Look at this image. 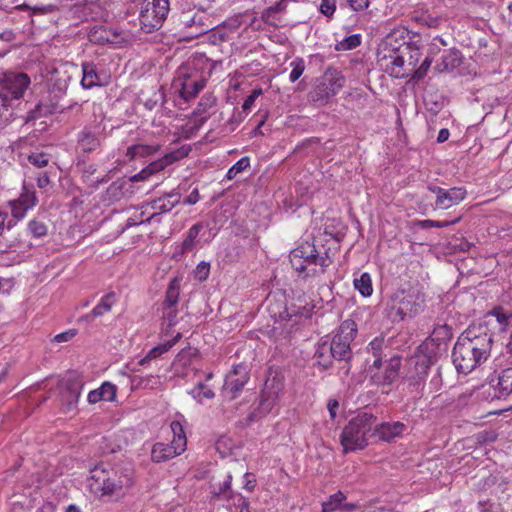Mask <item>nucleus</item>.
I'll use <instances>...</instances> for the list:
<instances>
[{
  "label": "nucleus",
  "instance_id": "obj_1",
  "mask_svg": "<svg viewBox=\"0 0 512 512\" xmlns=\"http://www.w3.org/2000/svg\"><path fill=\"white\" fill-rule=\"evenodd\" d=\"M493 335L477 333L476 328H468L458 338L452 351V360L459 373L468 374L486 361L491 353Z\"/></svg>",
  "mask_w": 512,
  "mask_h": 512
},
{
  "label": "nucleus",
  "instance_id": "obj_2",
  "mask_svg": "<svg viewBox=\"0 0 512 512\" xmlns=\"http://www.w3.org/2000/svg\"><path fill=\"white\" fill-rule=\"evenodd\" d=\"M425 295L417 287L401 288L387 300L385 314L392 322L403 321L419 314L424 307Z\"/></svg>",
  "mask_w": 512,
  "mask_h": 512
},
{
  "label": "nucleus",
  "instance_id": "obj_3",
  "mask_svg": "<svg viewBox=\"0 0 512 512\" xmlns=\"http://www.w3.org/2000/svg\"><path fill=\"white\" fill-rule=\"evenodd\" d=\"M292 268L303 279L314 278L325 273L326 268L332 263L327 253L321 255L315 245L310 242H302L289 254Z\"/></svg>",
  "mask_w": 512,
  "mask_h": 512
},
{
  "label": "nucleus",
  "instance_id": "obj_4",
  "mask_svg": "<svg viewBox=\"0 0 512 512\" xmlns=\"http://www.w3.org/2000/svg\"><path fill=\"white\" fill-rule=\"evenodd\" d=\"M376 423V417L372 413L361 412L353 417L344 427L340 442L345 454L362 450L368 445V438Z\"/></svg>",
  "mask_w": 512,
  "mask_h": 512
},
{
  "label": "nucleus",
  "instance_id": "obj_5",
  "mask_svg": "<svg viewBox=\"0 0 512 512\" xmlns=\"http://www.w3.org/2000/svg\"><path fill=\"white\" fill-rule=\"evenodd\" d=\"M391 40L392 36L389 35L381 50L378 52V63L390 76L403 78L406 76L404 56L406 54H411L412 49L407 44L400 45L399 47H392Z\"/></svg>",
  "mask_w": 512,
  "mask_h": 512
},
{
  "label": "nucleus",
  "instance_id": "obj_6",
  "mask_svg": "<svg viewBox=\"0 0 512 512\" xmlns=\"http://www.w3.org/2000/svg\"><path fill=\"white\" fill-rule=\"evenodd\" d=\"M357 334V325L352 320H345L339 326L332 341L328 343L331 348L332 356L335 360L344 361L345 374L349 373L348 361L352 358L351 343Z\"/></svg>",
  "mask_w": 512,
  "mask_h": 512
},
{
  "label": "nucleus",
  "instance_id": "obj_7",
  "mask_svg": "<svg viewBox=\"0 0 512 512\" xmlns=\"http://www.w3.org/2000/svg\"><path fill=\"white\" fill-rule=\"evenodd\" d=\"M170 428L173 433L172 441L169 444L157 442L152 447L151 459L155 463L168 461L186 450L187 438L182 424L172 421Z\"/></svg>",
  "mask_w": 512,
  "mask_h": 512
},
{
  "label": "nucleus",
  "instance_id": "obj_8",
  "mask_svg": "<svg viewBox=\"0 0 512 512\" xmlns=\"http://www.w3.org/2000/svg\"><path fill=\"white\" fill-rule=\"evenodd\" d=\"M344 83L345 78L340 71L328 68L309 97L315 104L324 105L344 87Z\"/></svg>",
  "mask_w": 512,
  "mask_h": 512
},
{
  "label": "nucleus",
  "instance_id": "obj_9",
  "mask_svg": "<svg viewBox=\"0 0 512 512\" xmlns=\"http://www.w3.org/2000/svg\"><path fill=\"white\" fill-rule=\"evenodd\" d=\"M83 385L82 377L76 372L70 373L60 382V401L65 413L76 410Z\"/></svg>",
  "mask_w": 512,
  "mask_h": 512
},
{
  "label": "nucleus",
  "instance_id": "obj_10",
  "mask_svg": "<svg viewBox=\"0 0 512 512\" xmlns=\"http://www.w3.org/2000/svg\"><path fill=\"white\" fill-rule=\"evenodd\" d=\"M30 85V77L23 72H8L4 74L0 84V91L7 94V100L20 99Z\"/></svg>",
  "mask_w": 512,
  "mask_h": 512
},
{
  "label": "nucleus",
  "instance_id": "obj_11",
  "mask_svg": "<svg viewBox=\"0 0 512 512\" xmlns=\"http://www.w3.org/2000/svg\"><path fill=\"white\" fill-rule=\"evenodd\" d=\"M401 364V356L394 355L390 357L385 361V365L383 367L380 366V368H375L376 371L372 372V382L378 386L391 385L399 377Z\"/></svg>",
  "mask_w": 512,
  "mask_h": 512
},
{
  "label": "nucleus",
  "instance_id": "obj_12",
  "mask_svg": "<svg viewBox=\"0 0 512 512\" xmlns=\"http://www.w3.org/2000/svg\"><path fill=\"white\" fill-rule=\"evenodd\" d=\"M89 486L94 493L111 495L122 488V483L111 478L105 470L95 467L91 471Z\"/></svg>",
  "mask_w": 512,
  "mask_h": 512
},
{
  "label": "nucleus",
  "instance_id": "obj_13",
  "mask_svg": "<svg viewBox=\"0 0 512 512\" xmlns=\"http://www.w3.org/2000/svg\"><path fill=\"white\" fill-rule=\"evenodd\" d=\"M249 380V372L245 365H236L233 370L226 376L223 385V393L230 399H235L242 391L244 385Z\"/></svg>",
  "mask_w": 512,
  "mask_h": 512
},
{
  "label": "nucleus",
  "instance_id": "obj_14",
  "mask_svg": "<svg viewBox=\"0 0 512 512\" xmlns=\"http://www.w3.org/2000/svg\"><path fill=\"white\" fill-rule=\"evenodd\" d=\"M181 193L177 190L165 193L159 198L147 202L143 207L151 208L154 212L147 218L146 222L155 220L160 214L170 212L181 201Z\"/></svg>",
  "mask_w": 512,
  "mask_h": 512
},
{
  "label": "nucleus",
  "instance_id": "obj_15",
  "mask_svg": "<svg viewBox=\"0 0 512 512\" xmlns=\"http://www.w3.org/2000/svg\"><path fill=\"white\" fill-rule=\"evenodd\" d=\"M103 135L97 126H85L78 134L77 144L84 153H92L101 147Z\"/></svg>",
  "mask_w": 512,
  "mask_h": 512
},
{
  "label": "nucleus",
  "instance_id": "obj_16",
  "mask_svg": "<svg viewBox=\"0 0 512 512\" xmlns=\"http://www.w3.org/2000/svg\"><path fill=\"white\" fill-rule=\"evenodd\" d=\"M357 503L347 502V495L339 490L322 502L321 512H355Z\"/></svg>",
  "mask_w": 512,
  "mask_h": 512
},
{
  "label": "nucleus",
  "instance_id": "obj_17",
  "mask_svg": "<svg viewBox=\"0 0 512 512\" xmlns=\"http://www.w3.org/2000/svg\"><path fill=\"white\" fill-rule=\"evenodd\" d=\"M182 24L186 29L187 39H195L212 29L210 25L204 22V16L199 13H195L192 16L183 15Z\"/></svg>",
  "mask_w": 512,
  "mask_h": 512
},
{
  "label": "nucleus",
  "instance_id": "obj_18",
  "mask_svg": "<svg viewBox=\"0 0 512 512\" xmlns=\"http://www.w3.org/2000/svg\"><path fill=\"white\" fill-rule=\"evenodd\" d=\"M165 19L166 16H161L153 8L142 7L139 15L140 26L145 33L159 29Z\"/></svg>",
  "mask_w": 512,
  "mask_h": 512
},
{
  "label": "nucleus",
  "instance_id": "obj_19",
  "mask_svg": "<svg viewBox=\"0 0 512 512\" xmlns=\"http://www.w3.org/2000/svg\"><path fill=\"white\" fill-rule=\"evenodd\" d=\"M494 389V397L501 399L506 398L512 393V368H506L498 375L496 383L492 379L490 381Z\"/></svg>",
  "mask_w": 512,
  "mask_h": 512
},
{
  "label": "nucleus",
  "instance_id": "obj_20",
  "mask_svg": "<svg viewBox=\"0 0 512 512\" xmlns=\"http://www.w3.org/2000/svg\"><path fill=\"white\" fill-rule=\"evenodd\" d=\"M466 197V190L463 187H453L436 197L435 206L440 209H448L460 203Z\"/></svg>",
  "mask_w": 512,
  "mask_h": 512
},
{
  "label": "nucleus",
  "instance_id": "obj_21",
  "mask_svg": "<svg viewBox=\"0 0 512 512\" xmlns=\"http://www.w3.org/2000/svg\"><path fill=\"white\" fill-rule=\"evenodd\" d=\"M374 433L377 434L379 439L383 441H392L394 438L402 435L405 430V425L402 422H385L374 426Z\"/></svg>",
  "mask_w": 512,
  "mask_h": 512
},
{
  "label": "nucleus",
  "instance_id": "obj_22",
  "mask_svg": "<svg viewBox=\"0 0 512 512\" xmlns=\"http://www.w3.org/2000/svg\"><path fill=\"white\" fill-rule=\"evenodd\" d=\"M510 323V315L502 307H496L485 315V324L492 326L497 332L503 333Z\"/></svg>",
  "mask_w": 512,
  "mask_h": 512
},
{
  "label": "nucleus",
  "instance_id": "obj_23",
  "mask_svg": "<svg viewBox=\"0 0 512 512\" xmlns=\"http://www.w3.org/2000/svg\"><path fill=\"white\" fill-rule=\"evenodd\" d=\"M385 350H388V346L385 344V340L382 337H376L368 344L367 352L373 357L372 360H367L368 362L372 361L370 365L371 371L373 368H380V366L383 365L382 359L387 356Z\"/></svg>",
  "mask_w": 512,
  "mask_h": 512
},
{
  "label": "nucleus",
  "instance_id": "obj_24",
  "mask_svg": "<svg viewBox=\"0 0 512 512\" xmlns=\"http://www.w3.org/2000/svg\"><path fill=\"white\" fill-rule=\"evenodd\" d=\"M461 63V52L455 49L448 50L441 56V60L436 63L434 69L439 73L449 72L460 66Z\"/></svg>",
  "mask_w": 512,
  "mask_h": 512
},
{
  "label": "nucleus",
  "instance_id": "obj_25",
  "mask_svg": "<svg viewBox=\"0 0 512 512\" xmlns=\"http://www.w3.org/2000/svg\"><path fill=\"white\" fill-rule=\"evenodd\" d=\"M268 312L275 322H283L290 320L291 312L288 309L284 299L268 298Z\"/></svg>",
  "mask_w": 512,
  "mask_h": 512
},
{
  "label": "nucleus",
  "instance_id": "obj_26",
  "mask_svg": "<svg viewBox=\"0 0 512 512\" xmlns=\"http://www.w3.org/2000/svg\"><path fill=\"white\" fill-rule=\"evenodd\" d=\"M205 80L204 79H192L191 77L185 78L180 83V96L186 101L197 96V94L204 88Z\"/></svg>",
  "mask_w": 512,
  "mask_h": 512
},
{
  "label": "nucleus",
  "instance_id": "obj_27",
  "mask_svg": "<svg viewBox=\"0 0 512 512\" xmlns=\"http://www.w3.org/2000/svg\"><path fill=\"white\" fill-rule=\"evenodd\" d=\"M116 386L110 382H104L98 389L92 390L88 394V402L95 404L101 400L113 401L116 397Z\"/></svg>",
  "mask_w": 512,
  "mask_h": 512
},
{
  "label": "nucleus",
  "instance_id": "obj_28",
  "mask_svg": "<svg viewBox=\"0 0 512 512\" xmlns=\"http://www.w3.org/2000/svg\"><path fill=\"white\" fill-rule=\"evenodd\" d=\"M159 144H134L127 148L126 156L130 161L154 155L160 150Z\"/></svg>",
  "mask_w": 512,
  "mask_h": 512
},
{
  "label": "nucleus",
  "instance_id": "obj_29",
  "mask_svg": "<svg viewBox=\"0 0 512 512\" xmlns=\"http://www.w3.org/2000/svg\"><path fill=\"white\" fill-rule=\"evenodd\" d=\"M314 359L316 360V363L323 369H328L331 367L335 357L332 356L331 348L329 347L327 341L317 344L316 351L314 353Z\"/></svg>",
  "mask_w": 512,
  "mask_h": 512
},
{
  "label": "nucleus",
  "instance_id": "obj_30",
  "mask_svg": "<svg viewBox=\"0 0 512 512\" xmlns=\"http://www.w3.org/2000/svg\"><path fill=\"white\" fill-rule=\"evenodd\" d=\"M83 77L81 80V85L85 89H90L95 86H99L100 78L96 72V66L92 62H84L82 64Z\"/></svg>",
  "mask_w": 512,
  "mask_h": 512
},
{
  "label": "nucleus",
  "instance_id": "obj_31",
  "mask_svg": "<svg viewBox=\"0 0 512 512\" xmlns=\"http://www.w3.org/2000/svg\"><path fill=\"white\" fill-rule=\"evenodd\" d=\"M208 227L207 223L204 222H198L194 224L188 231L185 239L183 240L181 244V253L185 254L187 252H191L196 244L197 237L199 236L200 232Z\"/></svg>",
  "mask_w": 512,
  "mask_h": 512
},
{
  "label": "nucleus",
  "instance_id": "obj_32",
  "mask_svg": "<svg viewBox=\"0 0 512 512\" xmlns=\"http://www.w3.org/2000/svg\"><path fill=\"white\" fill-rule=\"evenodd\" d=\"M288 309L291 312L290 320L294 316L308 318L311 316L313 306L310 305L307 302L306 298L303 296V297H298L295 301L291 302L290 305L288 306Z\"/></svg>",
  "mask_w": 512,
  "mask_h": 512
},
{
  "label": "nucleus",
  "instance_id": "obj_33",
  "mask_svg": "<svg viewBox=\"0 0 512 512\" xmlns=\"http://www.w3.org/2000/svg\"><path fill=\"white\" fill-rule=\"evenodd\" d=\"M166 158V163H162V162H153L151 163L149 166H147L146 168H144L142 171H140L139 173H137L136 175H134L131 180L132 181H144L146 180L149 176H151L152 174H154L155 172L159 171V170H162L164 168V166L169 163V162H172L174 160H176L177 158L174 156V154H169V155H166L165 156Z\"/></svg>",
  "mask_w": 512,
  "mask_h": 512
},
{
  "label": "nucleus",
  "instance_id": "obj_34",
  "mask_svg": "<svg viewBox=\"0 0 512 512\" xmlns=\"http://www.w3.org/2000/svg\"><path fill=\"white\" fill-rule=\"evenodd\" d=\"M354 288L363 296L369 297L373 293L372 278L369 273L364 272L353 280Z\"/></svg>",
  "mask_w": 512,
  "mask_h": 512
},
{
  "label": "nucleus",
  "instance_id": "obj_35",
  "mask_svg": "<svg viewBox=\"0 0 512 512\" xmlns=\"http://www.w3.org/2000/svg\"><path fill=\"white\" fill-rule=\"evenodd\" d=\"M451 338L452 329L447 324L437 325L430 335L431 341L434 342L438 347L442 344H446Z\"/></svg>",
  "mask_w": 512,
  "mask_h": 512
},
{
  "label": "nucleus",
  "instance_id": "obj_36",
  "mask_svg": "<svg viewBox=\"0 0 512 512\" xmlns=\"http://www.w3.org/2000/svg\"><path fill=\"white\" fill-rule=\"evenodd\" d=\"M180 294V280L178 278H173L166 291V297L164 301L165 308L175 307L178 303Z\"/></svg>",
  "mask_w": 512,
  "mask_h": 512
},
{
  "label": "nucleus",
  "instance_id": "obj_37",
  "mask_svg": "<svg viewBox=\"0 0 512 512\" xmlns=\"http://www.w3.org/2000/svg\"><path fill=\"white\" fill-rule=\"evenodd\" d=\"M115 298V292H109L104 295L100 302L92 309V315H95L97 318L109 312L115 303Z\"/></svg>",
  "mask_w": 512,
  "mask_h": 512
},
{
  "label": "nucleus",
  "instance_id": "obj_38",
  "mask_svg": "<svg viewBox=\"0 0 512 512\" xmlns=\"http://www.w3.org/2000/svg\"><path fill=\"white\" fill-rule=\"evenodd\" d=\"M190 394L198 402H202L204 399H212L215 396L214 391L202 382H199L197 386L191 390Z\"/></svg>",
  "mask_w": 512,
  "mask_h": 512
},
{
  "label": "nucleus",
  "instance_id": "obj_39",
  "mask_svg": "<svg viewBox=\"0 0 512 512\" xmlns=\"http://www.w3.org/2000/svg\"><path fill=\"white\" fill-rule=\"evenodd\" d=\"M89 40L95 44H105L110 42L109 31L103 27H95L88 34Z\"/></svg>",
  "mask_w": 512,
  "mask_h": 512
},
{
  "label": "nucleus",
  "instance_id": "obj_40",
  "mask_svg": "<svg viewBox=\"0 0 512 512\" xmlns=\"http://www.w3.org/2000/svg\"><path fill=\"white\" fill-rule=\"evenodd\" d=\"M285 7L286 5L283 1L278 2L275 5L266 8L261 14V19L267 24H274L273 19L275 18V15L283 12Z\"/></svg>",
  "mask_w": 512,
  "mask_h": 512
},
{
  "label": "nucleus",
  "instance_id": "obj_41",
  "mask_svg": "<svg viewBox=\"0 0 512 512\" xmlns=\"http://www.w3.org/2000/svg\"><path fill=\"white\" fill-rule=\"evenodd\" d=\"M143 7L153 8L158 14L166 17L170 9L169 0H145Z\"/></svg>",
  "mask_w": 512,
  "mask_h": 512
},
{
  "label": "nucleus",
  "instance_id": "obj_42",
  "mask_svg": "<svg viewBox=\"0 0 512 512\" xmlns=\"http://www.w3.org/2000/svg\"><path fill=\"white\" fill-rule=\"evenodd\" d=\"M28 231L35 238H41L47 235V225L39 220L33 219L28 223Z\"/></svg>",
  "mask_w": 512,
  "mask_h": 512
},
{
  "label": "nucleus",
  "instance_id": "obj_43",
  "mask_svg": "<svg viewBox=\"0 0 512 512\" xmlns=\"http://www.w3.org/2000/svg\"><path fill=\"white\" fill-rule=\"evenodd\" d=\"M169 349H170V345H164V344L153 347L147 353V355L145 357H143L141 360H139L138 365L143 366V365L148 364L151 360L156 359L159 356H161L163 353L169 351Z\"/></svg>",
  "mask_w": 512,
  "mask_h": 512
},
{
  "label": "nucleus",
  "instance_id": "obj_44",
  "mask_svg": "<svg viewBox=\"0 0 512 512\" xmlns=\"http://www.w3.org/2000/svg\"><path fill=\"white\" fill-rule=\"evenodd\" d=\"M50 155L44 152H33L28 156V161L35 167H46L50 162Z\"/></svg>",
  "mask_w": 512,
  "mask_h": 512
},
{
  "label": "nucleus",
  "instance_id": "obj_45",
  "mask_svg": "<svg viewBox=\"0 0 512 512\" xmlns=\"http://www.w3.org/2000/svg\"><path fill=\"white\" fill-rule=\"evenodd\" d=\"M197 353L198 351L194 348H184L177 354L175 361L182 366L190 365L192 358L196 357Z\"/></svg>",
  "mask_w": 512,
  "mask_h": 512
},
{
  "label": "nucleus",
  "instance_id": "obj_46",
  "mask_svg": "<svg viewBox=\"0 0 512 512\" xmlns=\"http://www.w3.org/2000/svg\"><path fill=\"white\" fill-rule=\"evenodd\" d=\"M360 43H361L360 35L353 34V35L346 37L341 42H339L337 44L336 48H337V50H343V51L352 50V49L358 47L360 45Z\"/></svg>",
  "mask_w": 512,
  "mask_h": 512
},
{
  "label": "nucleus",
  "instance_id": "obj_47",
  "mask_svg": "<svg viewBox=\"0 0 512 512\" xmlns=\"http://www.w3.org/2000/svg\"><path fill=\"white\" fill-rule=\"evenodd\" d=\"M430 367V360L427 358H423L416 362L415 369L418 374V378L414 380L413 384L419 386L421 382L424 380L425 376Z\"/></svg>",
  "mask_w": 512,
  "mask_h": 512
},
{
  "label": "nucleus",
  "instance_id": "obj_48",
  "mask_svg": "<svg viewBox=\"0 0 512 512\" xmlns=\"http://www.w3.org/2000/svg\"><path fill=\"white\" fill-rule=\"evenodd\" d=\"M250 166L249 157H243L238 160L227 172L226 177L231 180L237 176L240 172L244 171Z\"/></svg>",
  "mask_w": 512,
  "mask_h": 512
},
{
  "label": "nucleus",
  "instance_id": "obj_49",
  "mask_svg": "<svg viewBox=\"0 0 512 512\" xmlns=\"http://www.w3.org/2000/svg\"><path fill=\"white\" fill-rule=\"evenodd\" d=\"M16 201L28 210L34 207L38 200L34 191L25 190Z\"/></svg>",
  "mask_w": 512,
  "mask_h": 512
},
{
  "label": "nucleus",
  "instance_id": "obj_50",
  "mask_svg": "<svg viewBox=\"0 0 512 512\" xmlns=\"http://www.w3.org/2000/svg\"><path fill=\"white\" fill-rule=\"evenodd\" d=\"M292 71L290 73L289 79L292 83L296 82L305 70V63L302 58H296L291 62Z\"/></svg>",
  "mask_w": 512,
  "mask_h": 512
},
{
  "label": "nucleus",
  "instance_id": "obj_51",
  "mask_svg": "<svg viewBox=\"0 0 512 512\" xmlns=\"http://www.w3.org/2000/svg\"><path fill=\"white\" fill-rule=\"evenodd\" d=\"M459 220H460V218H457L452 221L421 220V221L417 222V225L423 229H428V228H432V227L444 228V227H448L450 225L457 223Z\"/></svg>",
  "mask_w": 512,
  "mask_h": 512
},
{
  "label": "nucleus",
  "instance_id": "obj_52",
  "mask_svg": "<svg viewBox=\"0 0 512 512\" xmlns=\"http://www.w3.org/2000/svg\"><path fill=\"white\" fill-rule=\"evenodd\" d=\"M232 476L227 475L226 479L219 485L218 492L216 493L218 496H221L223 499L230 500V497L233 496V491L231 490Z\"/></svg>",
  "mask_w": 512,
  "mask_h": 512
},
{
  "label": "nucleus",
  "instance_id": "obj_53",
  "mask_svg": "<svg viewBox=\"0 0 512 512\" xmlns=\"http://www.w3.org/2000/svg\"><path fill=\"white\" fill-rule=\"evenodd\" d=\"M230 500H233V505L236 507V508H239L240 511L239 512H249L248 508H249V502L248 500L243 497L241 494L239 493H233V496L230 497Z\"/></svg>",
  "mask_w": 512,
  "mask_h": 512
},
{
  "label": "nucleus",
  "instance_id": "obj_54",
  "mask_svg": "<svg viewBox=\"0 0 512 512\" xmlns=\"http://www.w3.org/2000/svg\"><path fill=\"white\" fill-rule=\"evenodd\" d=\"M210 272V264L208 262H200L195 270V278L199 281H205Z\"/></svg>",
  "mask_w": 512,
  "mask_h": 512
},
{
  "label": "nucleus",
  "instance_id": "obj_55",
  "mask_svg": "<svg viewBox=\"0 0 512 512\" xmlns=\"http://www.w3.org/2000/svg\"><path fill=\"white\" fill-rule=\"evenodd\" d=\"M336 9V0H321L320 4V12L327 16L331 17Z\"/></svg>",
  "mask_w": 512,
  "mask_h": 512
},
{
  "label": "nucleus",
  "instance_id": "obj_56",
  "mask_svg": "<svg viewBox=\"0 0 512 512\" xmlns=\"http://www.w3.org/2000/svg\"><path fill=\"white\" fill-rule=\"evenodd\" d=\"M10 205L12 216L14 219L20 220L25 216L27 210L18 201H12L10 202Z\"/></svg>",
  "mask_w": 512,
  "mask_h": 512
},
{
  "label": "nucleus",
  "instance_id": "obj_57",
  "mask_svg": "<svg viewBox=\"0 0 512 512\" xmlns=\"http://www.w3.org/2000/svg\"><path fill=\"white\" fill-rule=\"evenodd\" d=\"M432 59L427 56L421 63L420 67L415 71L414 78L422 79L426 76L428 69L430 68Z\"/></svg>",
  "mask_w": 512,
  "mask_h": 512
},
{
  "label": "nucleus",
  "instance_id": "obj_58",
  "mask_svg": "<svg viewBox=\"0 0 512 512\" xmlns=\"http://www.w3.org/2000/svg\"><path fill=\"white\" fill-rule=\"evenodd\" d=\"M139 384L143 388L153 389L159 384V378L151 375L142 379Z\"/></svg>",
  "mask_w": 512,
  "mask_h": 512
},
{
  "label": "nucleus",
  "instance_id": "obj_59",
  "mask_svg": "<svg viewBox=\"0 0 512 512\" xmlns=\"http://www.w3.org/2000/svg\"><path fill=\"white\" fill-rule=\"evenodd\" d=\"M347 3L354 11H361L369 6V0H347Z\"/></svg>",
  "mask_w": 512,
  "mask_h": 512
},
{
  "label": "nucleus",
  "instance_id": "obj_60",
  "mask_svg": "<svg viewBox=\"0 0 512 512\" xmlns=\"http://www.w3.org/2000/svg\"><path fill=\"white\" fill-rule=\"evenodd\" d=\"M75 335H76V331L75 330H68L66 332L57 334L54 337V341L58 342V343H60V342H67V341L71 340Z\"/></svg>",
  "mask_w": 512,
  "mask_h": 512
},
{
  "label": "nucleus",
  "instance_id": "obj_61",
  "mask_svg": "<svg viewBox=\"0 0 512 512\" xmlns=\"http://www.w3.org/2000/svg\"><path fill=\"white\" fill-rule=\"evenodd\" d=\"M200 199L199 191L197 188H194L191 193L185 197L184 203L187 205H194L196 204Z\"/></svg>",
  "mask_w": 512,
  "mask_h": 512
},
{
  "label": "nucleus",
  "instance_id": "obj_62",
  "mask_svg": "<svg viewBox=\"0 0 512 512\" xmlns=\"http://www.w3.org/2000/svg\"><path fill=\"white\" fill-rule=\"evenodd\" d=\"M244 479H245L244 489H246L249 492L253 491L256 486V480L253 477V475L250 473H246L244 475Z\"/></svg>",
  "mask_w": 512,
  "mask_h": 512
},
{
  "label": "nucleus",
  "instance_id": "obj_63",
  "mask_svg": "<svg viewBox=\"0 0 512 512\" xmlns=\"http://www.w3.org/2000/svg\"><path fill=\"white\" fill-rule=\"evenodd\" d=\"M50 184V179L47 172L40 174L37 177V186L41 189H45Z\"/></svg>",
  "mask_w": 512,
  "mask_h": 512
},
{
  "label": "nucleus",
  "instance_id": "obj_64",
  "mask_svg": "<svg viewBox=\"0 0 512 512\" xmlns=\"http://www.w3.org/2000/svg\"><path fill=\"white\" fill-rule=\"evenodd\" d=\"M327 408L330 414V417L334 419L337 415V410L339 408V403L336 399H330L327 404Z\"/></svg>",
  "mask_w": 512,
  "mask_h": 512
}]
</instances>
